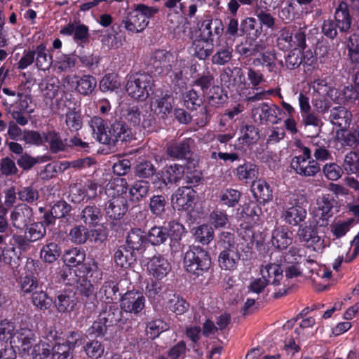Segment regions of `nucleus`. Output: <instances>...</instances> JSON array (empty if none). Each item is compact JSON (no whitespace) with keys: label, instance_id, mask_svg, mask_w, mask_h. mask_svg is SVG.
Returning <instances> with one entry per match:
<instances>
[{"label":"nucleus","instance_id":"10","mask_svg":"<svg viewBox=\"0 0 359 359\" xmlns=\"http://www.w3.org/2000/svg\"><path fill=\"white\" fill-rule=\"evenodd\" d=\"M145 306V298L142 293L137 290L126 292L121 299V309L128 313L137 314Z\"/></svg>","mask_w":359,"mask_h":359},{"label":"nucleus","instance_id":"43","mask_svg":"<svg viewBox=\"0 0 359 359\" xmlns=\"http://www.w3.org/2000/svg\"><path fill=\"white\" fill-rule=\"evenodd\" d=\"M122 118L130 125L137 126L141 123L143 116L142 111L138 106H128L121 111Z\"/></svg>","mask_w":359,"mask_h":359},{"label":"nucleus","instance_id":"24","mask_svg":"<svg viewBox=\"0 0 359 359\" xmlns=\"http://www.w3.org/2000/svg\"><path fill=\"white\" fill-rule=\"evenodd\" d=\"M147 267L149 273L158 279L164 278L171 269L168 260L160 255L153 257L149 262Z\"/></svg>","mask_w":359,"mask_h":359},{"label":"nucleus","instance_id":"38","mask_svg":"<svg viewBox=\"0 0 359 359\" xmlns=\"http://www.w3.org/2000/svg\"><path fill=\"white\" fill-rule=\"evenodd\" d=\"M65 104L68 109L65 114L67 126L72 131L79 130L82 126V119L79 111L76 109L75 107H71L66 103Z\"/></svg>","mask_w":359,"mask_h":359},{"label":"nucleus","instance_id":"26","mask_svg":"<svg viewBox=\"0 0 359 359\" xmlns=\"http://www.w3.org/2000/svg\"><path fill=\"white\" fill-rule=\"evenodd\" d=\"M108 327L117 324L122 318L121 310L114 304H106L98 316Z\"/></svg>","mask_w":359,"mask_h":359},{"label":"nucleus","instance_id":"53","mask_svg":"<svg viewBox=\"0 0 359 359\" xmlns=\"http://www.w3.org/2000/svg\"><path fill=\"white\" fill-rule=\"evenodd\" d=\"M170 296L168 302V309L178 315L184 313L188 307V304L186 301L176 294H171Z\"/></svg>","mask_w":359,"mask_h":359},{"label":"nucleus","instance_id":"35","mask_svg":"<svg viewBox=\"0 0 359 359\" xmlns=\"http://www.w3.org/2000/svg\"><path fill=\"white\" fill-rule=\"evenodd\" d=\"M236 175L240 180L254 181L258 175V168L250 162H246L237 168Z\"/></svg>","mask_w":359,"mask_h":359},{"label":"nucleus","instance_id":"21","mask_svg":"<svg viewBox=\"0 0 359 359\" xmlns=\"http://www.w3.org/2000/svg\"><path fill=\"white\" fill-rule=\"evenodd\" d=\"M262 278L270 285H279L283 278V270L280 265L276 263H266L260 267Z\"/></svg>","mask_w":359,"mask_h":359},{"label":"nucleus","instance_id":"31","mask_svg":"<svg viewBox=\"0 0 359 359\" xmlns=\"http://www.w3.org/2000/svg\"><path fill=\"white\" fill-rule=\"evenodd\" d=\"M44 143L49 144L50 150L53 153H57L65 150L67 143L63 140L60 134L55 130L44 133Z\"/></svg>","mask_w":359,"mask_h":359},{"label":"nucleus","instance_id":"27","mask_svg":"<svg viewBox=\"0 0 359 359\" xmlns=\"http://www.w3.org/2000/svg\"><path fill=\"white\" fill-rule=\"evenodd\" d=\"M191 50L194 55L200 60H205L211 55L213 43L200 37L193 41Z\"/></svg>","mask_w":359,"mask_h":359},{"label":"nucleus","instance_id":"62","mask_svg":"<svg viewBox=\"0 0 359 359\" xmlns=\"http://www.w3.org/2000/svg\"><path fill=\"white\" fill-rule=\"evenodd\" d=\"M18 196L20 201L27 203H33L39 198L37 189L31 186L22 188L18 192Z\"/></svg>","mask_w":359,"mask_h":359},{"label":"nucleus","instance_id":"20","mask_svg":"<svg viewBox=\"0 0 359 359\" xmlns=\"http://www.w3.org/2000/svg\"><path fill=\"white\" fill-rule=\"evenodd\" d=\"M271 244L278 250H285L292 243V233L287 227H276L271 233Z\"/></svg>","mask_w":359,"mask_h":359},{"label":"nucleus","instance_id":"64","mask_svg":"<svg viewBox=\"0 0 359 359\" xmlns=\"http://www.w3.org/2000/svg\"><path fill=\"white\" fill-rule=\"evenodd\" d=\"M120 86L117 76L114 74L105 75L100 82V88L102 92L112 91Z\"/></svg>","mask_w":359,"mask_h":359},{"label":"nucleus","instance_id":"30","mask_svg":"<svg viewBox=\"0 0 359 359\" xmlns=\"http://www.w3.org/2000/svg\"><path fill=\"white\" fill-rule=\"evenodd\" d=\"M114 259L116 265L125 269L128 268L135 261L134 252L125 246H121L116 250Z\"/></svg>","mask_w":359,"mask_h":359},{"label":"nucleus","instance_id":"39","mask_svg":"<svg viewBox=\"0 0 359 359\" xmlns=\"http://www.w3.org/2000/svg\"><path fill=\"white\" fill-rule=\"evenodd\" d=\"M169 236L168 229L165 226H154L147 235L149 243L154 245H159L165 242Z\"/></svg>","mask_w":359,"mask_h":359},{"label":"nucleus","instance_id":"25","mask_svg":"<svg viewBox=\"0 0 359 359\" xmlns=\"http://www.w3.org/2000/svg\"><path fill=\"white\" fill-rule=\"evenodd\" d=\"M351 117V113L346 107L338 106L330 110L329 118L333 125L337 126L341 130H345L349 126Z\"/></svg>","mask_w":359,"mask_h":359},{"label":"nucleus","instance_id":"63","mask_svg":"<svg viewBox=\"0 0 359 359\" xmlns=\"http://www.w3.org/2000/svg\"><path fill=\"white\" fill-rule=\"evenodd\" d=\"M32 302L41 310H46L51 306L52 299L45 292L41 290L32 294Z\"/></svg>","mask_w":359,"mask_h":359},{"label":"nucleus","instance_id":"18","mask_svg":"<svg viewBox=\"0 0 359 359\" xmlns=\"http://www.w3.org/2000/svg\"><path fill=\"white\" fill-rule=\"evenodd\" d=\"M297 235L301 241L305 242L307 246L312 248L313 250L317 251L321 248L322 242L314 226H299Z\"/></svg>","mask_w":359,"mask_h":359},{"label":"nucleus","instance_id":"2","mask_svg":"<svg viewBox=\"0 0 359 359\" xmlns=\"http://www.w3.org/2000/svg\"><path fill=\"white\" fill-rule=\"evenodd\" d=\"M89 125L96 140L104 144L114 146L118 142H127L132 134L129 128L121 121L113 123L107 130L104 120L99 116L93 117Z\"/></svg>","mask_w":359,"mask_h":359},{"label":"nucleus","instance_id":"50","mask_svg":"<svg viewBox=\"0 0 359 359\" xmlns=\"http://www.w3.org/2000/svg\"><path fill=\"white\" fill-rule=\"evenodd\" d=\"M194 236L199 243L207 245L214 238L213 229L209 225H201L196 229Z\"/></svg>","mask_w":359,"mask_h":359},{"label":"nucleus","instance_id":"33","mask_svg":"<svg viewBox=\"0 0 359 359\" xmlns=\"http://www.w3.org/2000/svg\"><path fill=\"white\" fill-rule=\"evenodd\" d=\"M36 66L38 69L46 71L52 65V56L48 55V51L43 44L38 46L35 50Z\"/></svg>","mask_w":359,"mask_h":359},{"label":"nucleus","instance_id":"58","mask_svg":"<svg viewBox=\"0 0 359 359\" xmlns=\"http://www.w3.org/2000/svg\"><path fill=\"white\" fill-rule=\"evenodd\" d=\"M168 329V325L161 320H155L149 322L147 325V334L150 338L157 337L160 333Z\"/></svg>","mask_w":359,"mask_h":359},{"label":"nucleus","instance_id":"19","mask_svg":"<svg viewBox=\"0 0 359 359\" xmlns=\"http://www.w3.org/2000/svg\"><path fill=\"white\" fill-rule=\"evenodd\" d=\"M172 97L168 95L155 98L151 102L150 109L153 114L161 118L165 119L172 111Z\"/></svg>","mask_w":359,"mask_h":359},{"label":"nucleus","instance_id":"4","mask_svg":"<svg viewBox=\"0 0 359 359\" xmlns=\"http://www.w3.org/2000/svg\"><path fill=\"white\" fill-rule=\"evenodd\" d=\"M351 25V18L349 14L348 6L344 2H341L337 8L334 13V20H324L321 27L322 32L330 39L337 36L339 32H348Z\"/></svg>","mask_w":359,"mask_h":359},{"label":"nucleus","instance_id":"8","mask_svg":"<svg viewBox=\"0 0 359 359\" xmlns=\"http://www.w3.org/2000/svg\"><path fill=\"white\" fill-rule=\"evenodd\" d=\"M76 289L81 296L85 309L93 312L97 306V297L93 284L84 277H81L76 281Z\"/></svg>","mask_w":359,"mask_h":359},{"label":"nucleus","instance_id":"15","mask_svg":"<svg viewBox=\"0 0 359 359\" xmlns=\"http://www.w3.org/2000/svg\"><path fill=\"white\" fill-rule=\"evenodd\" d=\"M220 79L228 88H243L245 83L243 72L241 68L237 67L225 68L221 74Z\"/></svg>","mask_w":359,"mask_h":359},{"label":"nucleus","instance_id":"44","mask_svg":"<svg viewBox=\"0 0 359 359\" xmlns=\"http://www.w3.org/2000/svg\"><path fill=\"white\" fill-rule=\"evenodd\" d=\"M276 55L275 51H267L260 55V57L253 61L255 65H262L267 68L270 72L276 70Z\"/></svg>","mask_w":359,"mask_h":359},{"label":"nucleus","instance_id":"59","mask_svg":"<svg viewBox=\"0 0 359 359\" xmlns=\"http://www.w3.org/2000/svg\"><path fill=\"white\" fill-rule=\"evenodd\" d=\"M315 325L316 320L313 318H306L301 321L299 327L295 329L294 332L298 337H306L309 334L313 335L314 333L313 330Z\"/></svg>","mask_w":359,"mask_h":359},{"label":"nucleus","instance_id":"61","mask_svg":"<svg viewBox=\"0 0 359 359\" xmlns=\"http://www.w3.org/2000/svg\"><path fill=\"white\" fill-rule=\"evenodd\" d=\"M84 351L89 358L97 359L103 355L104 348L99 341L93 340L84 346Z\"/></svg>","mask_w":359,"mask_h":359},{"label":"nucleus","instance_id":"1","mask_svg":"<svg viewBox=\"0 0 359 359\" xmlns=\"http://www.w3.org/2000/svg\"><path fill=\"white\" fill-rule=\"evenodd\" d=\"M244 242L238 240L234 233L223 231L219 236L217 245L220 249L218 257L219 266L224 270L233 271L237 267L241 257V252L247 254L249 248H244Z\"/></svg>","mask_w":359,"mask_h":359},{"label":"nucleus","instance_id":"16","mask_svg":"<svg viewBox=\"0 0 359 359\" xmlns=\"http://www.w3.org/2000/svg\"><path fill=\"white\" fill-rule=\"evenodd\" d=\"M34 341V332L31 330L25 328L15 331L10 343L12 347H16L27 353L31 351Z\"/></svg>","mask_w":359,"mask_h":359},{"label":"nucleus","instance_id":"57","mask_svg":"<svg viewBox=\"0 0 359 359\" xmlns=\"http://www.w3.org/2000/svg\"><path fill=\"white\" fill-rule=\"evenodd\" d=\"M100 217V210L94 205L86 207L81 212V219L86 224H97Z\"/></svg>","mask_w":359,"mask_h":359},{"label":"nucleus","instance_id":"14","mask_svg":"<svg viewBox=\"0 0 359 359\" xmlns=\"http://www.w3.org/2000/svg\"><path fill=\"white\" fill-rule=\"evenodd\" d=\"M200 37L213 43L215 38H219L224 32V25L221 20L210 18L204 20L199 28Z\"/></svg>","mask_w":359,"mask_h":359},{"label":"nucleus","instance_id":"3","mask_svg":"<svg viewBox=\"0 0 359 359\" xmlns=\"http://www.w3.org/2000/svg\"><path fill=\"white\" fill-rule=\"evenodd\" d=\"M185 269L194 275L202 276L211 266V259L208 252L200 246H189L184 256Z\"/></svg>","mask_w":359,"mask_h":359},{"label":"nucleus","instance_id":"45","mask_svg":"<svg viewBox=\"0 0 359 359\" xmlns=\"http://www.w3.org/2000/svg\"><path fill=\"white\" fill-rule=\"evenodd\" d=\"M60 255V248L57 244L50 243L44 245L41 250V258L48 263L54 262Z\"/></svg>","mask_w":359,"mask_h":359},{"label":"nucleus","instance_id":"29","mask_svg":"<svg viewBox=\"0 0 359 359\" xmlns=\"http://www.w3.org/2000/svg\"><path fill=\"white\" fill-rule=\"evenodd\" d=\"M126 243L133 251H142L146 243L145 236L140 229H133L128 233Z\"/></svg>","mask_w":359,"mask_h":359},{"label":"nucleus","instance_id":"5","mask_svg":"<svg viewBox=\"0 0 359 359\" xmlns=\"http://www.w3.org/2000/svg\"><path fill=\"white\" fill-rule=\"evenodd\" d=\"M158 12L154 7L138 4L135 9L128 13L122 23L124 27L132 33L142 32L149 24V19Z\"/></svg>","mask_w":359,"mask_h":359},{"label":"nucleus","instance_id":"54","mask_svg":"<svg viewBox=\"0 0 359 359\" xmlns=\"http://www.w3.org/2000/svg\"><path fill=\"white\" fill-rule=\"evenodd\" d=\"M154 65L156 68H161L168 72L171 69V60L173 59L172 55L168 52L157 51L154 55Z\"/></svg>","mask_w":359,"mask_h":359},{"label":"nucleus","instance_id":"55","mask_svg":"<svg viewBox=\"0 0 359 359\" xmlns=\"http://www.w3.org/2000/svg\"><path fill=\"white\" fill-rule=\"evenodd\" d=\"M27 353L32 356V359H45L50 353V346L43 342H39L32 345L31 351Z\"/></svg>","mask_w":359,"mask_h":359},{"label":"nucleus","instance_id":"17","mask_svg":"<svg viewBox=\"0 0 359 359\" xmlns=\"http://www.w3.org/2000/svg\"><path fill=\"white\" fill-rule=\"evenodd\" d=\"M194 144V140L190 137L170 142L167 146V154L175 159L184 158L191 152Z\"/></svg>","mask_w":359,"mask_h":359},{"label":"nucleus","instance_id":"40","mask_svg":"<svg viewBox=\"0 0 359 359\" xmlns=\"http://www.w3.org/2000/svg\"><path fill=\"white\" fill-rule=\"evenodd\" d=\"M118 291V288L115 282L112 280L106 281L99 291L100 298L107 304H109L116 299Z\"/></svg>","mask_w":359,"mask_h":359},{"label":"nucleus","instance_id":"34","mask_svg":"<svg viewBox=\"0 0 359 359\" xmlns=\"http://www.w3.org/2000/svg\"><path fill=\"white\" fill-rule=\"evenodd\" d=\"M252 188L254 196L260 202L265 203L272 199V191L265 181L258 180L253 182Z\"/></svg>","mask_w":359,"mask_h":359},{"label":"nucleus","instance_id":"46","mask_svg":"<svg viewBox=\"0 0 359 359\" xmlns=\"http://www.w3.org/2000/svg\"><path fill=\"white\" fill-rule=\"evenodd\" d=\"M134 169L135 175L139 178L143 179L150 178L154 175L156 171L153 163L146 160L138 162Z\"/></svg>","mask_w":359,"mask_h":359},{"label":"nucleus","instance_id":"12","mask_svg":"<svg viewBox=\"0 0 359 359\" xmlns=\"http://www.w3.org/2000/svg\"><path fill=\"white\" fill-rule=\"evenodd\" d=\"M290 166L296 174L304 177H314L320 171L316 161L305 160L302 158H293Z\"/></svg>","mask_w":359,"mask_h":359},{"label":"nucleus","instance_id":"52","mask_svg":"<svg viewBox=\"0 0 359 359\" xmlns=\"http://www.w3.org/2000/svg\"><path fill=\"white\" fill-rule=\"evenodd\" d=\"M233 49L229 46L219 48L212 57L213 64L224 65L232 58Z\"/></svg>","mask_w":359,"mask_h":359},{"label":"nucleus","instance_id":"36","mask_svg":"<svg viewBox=\"0 0 359 359\" xmlns=\"http://www.w3.org/2000/svg\"><path fill=\"white\" fill-rule=\"evenodd\" d=\"M306 216V210L300 205H295L289 208L285 212V221L292 225H297L304 221Z\"/></svg>","mask_w":359,"mask_h":359},{"label":"nucleus","instance_id":"7","mask_svg":"<svg viewBox=\"0 0 359 359\" xmlns=\"http://www.w3.org/2000/svg\"><path fill=\"white\" fill-rule=\"evenodd\" d=\"M281 109L276 104L268 102H262L252 108V116L255 122L259 124H276L280 118L278 116Z\"/></svg>","mask_w":359,"mask_h":359},{"label":"nucleus","instance_id":"41","mask_svg":"<svg viewBox=\"0 0 359 359\" xmlns=\"http://www.w3.org/2000/svg\"><path fill=\"white\" fill-rule=\"evenodd\" d=\"M184 168L178 164L167 166L163 175V183L166 185L167 183H176L182 177Z\"/></svg>","mask_w":359,"mask_h":359},{"label":"nucleus","instance_id":"51","mask_svg":"<svg viewBox=\"0 0 359 359\" xmlns=\"http://www.w3.org/2000/svg\"><path fill=\"white\" fill-rule=\"evenodd\" d=\"M187 351L186 344L184 341H180L172 346L166 353L158 356L156 359H179Z\"/></svg>","mask_w":359,"mask_h":359},{"label":"nucleus","instance_id":"9","mask_svg":"<svg viewBox=\"0 0 359 359\" xmlns=\"http://www.w3.org/2000/svg\"><path fill=\"white\" fill-rule=\"evenodd\" d=\"M277 45L281 50L297 48V47L304 48L305 34L301 29H298L293 34L289 29H283L280 31L277 39Z\"/></svg>","mask_w":359,"mask_h":359},{"label":"nucleus","instance_id":"6","mask_svg":"<svg viewBox=\"0 0 359 359\" xmlns=\"http://www.w3.org/2000/svg\"><path fill=\"white\" fill-rule=\"evenodd\" d=\"M153 86L154 79L151 75L137 73L128 76L126 89L129 96L144 101L149 97Z\"/></svg>","mask_w":359,"mask_h":359},{"label":"nucleus","instance_id":"28","mask_svg":"<svg viewBox=\"0 0 359 359\" xmlns=\"http://www.w3.org/2000/svg\"><path fill=\"white\" fill-rule=\"evenodd\" d=\"M60 33L66 35L74 34V40L81 43L87 42L88 39V28L84 25L68 24L61 29Z\"/></svg>","mask_w":359,"mask_h":359},{"label":"nucleus","instance_id":"48","mask_svg":"<svg viewBox=\"0 0 359 359\" xmlns=\"http://www.w3.org/2000/svg\"><path fill=\"white\" fill-rule=\"evenodd\" d=\"M55 306L59 312L67 313L72 311L76 306L74 297L70 294H61L55 301Z\"/></svg>","mask_w":359,"mask_h":359},{"label":"nucleus","instance_id":"32","mask_svg":"<svg viewBox=\"0 0 359 359\" xmlns=\"http://www.w3.org/2000/svg\"><path fill=\"white\" fill-rule=\"evenodd\" d=\"M86 259L84 250L77 248L70 249L63 255V261L69 267H76L83 264Z\"/></svg>","mask_w":359,"mask_h":359},{"label":"nucleus","instance_id":"47","mask_svg":"<svg viewBox=\"0 0 359 359\" xmlns=\"http://www.w3.org/2000/svg\"><path fill=\"white\" fill-rule=\"evenodd\" d=\"M149 189V184L147 181H137L130 189L129 194L130 198L134 201H139L144 198Z\"/></svg>","mask_w":359,"mask_h":359},{"label":"nucleus","instance_id":"42","mask_svg":"<svg viewBox=\"0 0 359 359\" xmlns=\"http://www.w3.org/2000/svg\"><path fill=\"white\" fill-rule=\"evenodd\" d=\"M25 227V233L32 243L42 239L46 234V226L43 222H34Z\"/></svg>","mask_w":359,"mask_h":359},{"label":"nucleus","instance_id":"37","mask_svg":"<svg viewBox=\"0 0 359 359\" xmlns=\"http://www.w3.org/2000/svg\"><path fill=\"white\" fill-rule=\"evenodd\" d=\"M39 87L46 98L53 100L57 95L59 81L55 77L47 78L40 83Z\"/></svg>","mask_w":359,"mask_h":359},{"label":"nucleus","instance_id":"13","mask_svg":"<svg viewBox=\"0 0 359 359\" xmlns=\"http://www.w3.org/2000/svg\"><path fill=\"white\" fill-rule=\"evenodd\" d=\"M196 192L190 187H182L176 190L172 196V204L177 210H187L192 206Z\"/></svg>","mask_w":359,"mask_h":359},{"label":"nucleus","instance_id":"23","mask_svg":"<svg viewBox=\"0 0 359 359\" xmlns=\"http://www.w3.org/2000/svg\"><path fill=\"white\" fill-rule=\"evenodd\" d=\"M128 209L126 200L123 197H114L105 205V213L111 219H118L126 212Z\"/></svg>","mask_w":359,"mask_h":359},{"label":"nucleus","instance_id":"22","mask_svg":"<svg viewBox=\"0 0 359 359\" xmlns=\"http://www.w3.org/2000/svg\"><path fill=\"white\" fill-rule=\"evenodd\" d=\"M67 83L75 82L76 83V90L84 95L90 94L96 87L97 81L95 78L90 75H85L81 78L74 76H67L65 78Z\"/></svg>","mask_w":359,"mask_h":359},{"label":"nucleus","instance_id":"11","mask_svg":"<svg viewBox=\"0 0 359 359\" xmlns=\"http://www.w3.org/2000/svg\"><path fill=\"white\" fill-rule=\"evenodd\" d=\"M33 217V210L26 204L15 206L10 213V220L12 226L19 230H22L27 226Z\"/></svg>","mask_w":359,"mask_h":359},{"label":"nucleus","instance_id":"56","mask_svg":"<svg viewBox=\"0 0 359 359\" xmlns=\"http://www.w3.org/2000/svg\"><path fill=\"white\" fill-rule=\"evenodd\" d=\"M166 201L162 195H155L150 198L149 209L153 215L161 216L165 210Z\"/></svg>","mask_w":359,"mask_h":359},{"label":"nucleus","instance_id":"60","mask_svg":"<svg viewBox=\"0 0 359 359\" xmlns=\"http://www.w3.org/2000/svg\"><path fill=\"white\" fill-rule=\"evenodd\" d=\"M243 135L242 137L238 138L239 142H242V144L250 145L259 139V131L252 125H246L243 128Z\"/></svg>","mask_w":359,"mask_h":359},{"label":"nucleus","instance_id":"49","mask_svg":"<svg viewBox=\"0 0 359 359\" xmlns=\"http://www.w3.org/2000/svg\"><path fill=\"white\" fill-rule=\"evenodd\" d=\"M342 166L347 174H357L359 172V156L353 151L348 153Z\"/></svg>","mask_w":359,"mask_h":359}]
</instances>
